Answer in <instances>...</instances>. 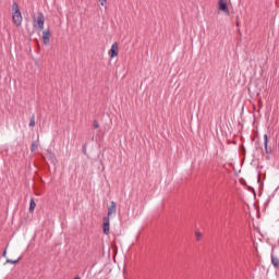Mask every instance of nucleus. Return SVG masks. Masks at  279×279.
<instances>
[{
    "mask_svg": "<svg viewBox=\"0 0 279 279\" xmlns=\"http://www.w3.org/2000/svg\"><path fill=\"white\" fill-rule=\"evenodd\" d=\"M102 8H106L107 0H99Z\"/></svg>",
    "mask_w": 279,
    "mask_h": 279,
    "instance_id": "15",
    "label": "nucleus"
},
{
    "mask_svg": "<svg viewBox=\"0 0 279 279\" xmlns=\"http://www.w3.org/2000/svg\"><path fill=\"white\" fill-rule=\"evenodd\" d=\"M33 26L38 27V29H45V15L43 13H38L37 16L34 17Z\"/></svg>",
    "mask_w": 279,
    "mask_h": 279,
    "instance_id": "2",
    "label": "nucleus"
},
{
    "mask_svg": "<svg viewBox=\"0 0 279 279\" xmlns=\"http://www.w3.org/2000/svg\"><path fill=\"white\" fill-rule=\"evenodd\" d=\"M271 263H272L274 267L279 269V259H278V257H272Z\"/></svg>",
    "mask_w": 279,
    "mask_h": 279,
    "instance_id": "11",
    "label": "nucleus"
},
{
    "mask_svg": "<svg viewBox=\"0 0 279 279\" xmlns=\"http://www.w3.org/2000/svg\"><path fill=\"white\" fill-rule=\"evenodd\" d=\"M196 241H202V232L195 231Z\"/></svg>",
    "mask_w": 279,
    "mask_h": 279,
    "instance_id": "14",
    "label": "nucleus"
},
{
    "mask_svg": "<svg viewBox=\"0 0 279 279\" xmlns=\"http://www.w3.org/2000/svg\"><path fill=\"white\" fill-rule=\"evenodd\" d=\"M102 221V232L108 235L110 234V218H104Z\"/></svg>",
    "mask_w": 279,
    "mask_h": 279,
    "instance_id": "6",
    "label": "nucleus"
},
{
    "mask_svg": "<svg viewBox=\"0 0 279 279\" xmlns=\"http://www.w3.org/2000/svg\"><path fill=\"white\" fill-rule=\"evenodd\" d=\"M268 138H269V137L267 136V134H265V135H264V147H265L266 153L269 151V150L267 149Z\"/></svg>",
    "mask_w": 279,
    "mask_h": 279,
    "instance_id": "12",
    "label": "nucleus"
},
{
    "mask_svg": "<svg viewBox=\"0 0 279 279\" xmlns=\"http://www.w3.org/2000/svg\"><path fill=\"white\" fill-rule=\"evenodd\" d=\"M29 128H36V117L35 116L31 117Z\"/></svg>",
    "mask_w": 279,
    "mask_h": 279,
    "instance_id": "10",
    "label": "nucleus"
},
{
    "mask_svg": "<svg viewBox=\"0 0 279 279\" xmlns=\"http://www.w3.org/2000/svg\"><path fill=\"white\" fill-rule=\"evenodd\" d=\"M94 128H95V130H97L98 128H99V122H97V121H94Z\"/></svg>",
    "mask_w": 279,
    "mask_h": 279,
    "instance_id": "16",
    "label": "nucleus"
},
{
    "mask_svg": "<svg viewBox=\"0 0 279 279\" xmlns=\"http://www.w3.org/2000/svg\"><path fill=\"white\" fill-rule=\"evenodd\" d=\"M109 58L113 59L117 58V56H119V43H113L109 52Z\"/></svg>",
    "mask_w": 279,
    "mask_h": 279,
    "instance_id": "4",
    "label": "nucleus"
},
{
    "mask_svg": "<svg viewBox=\"0 0 279 279\" xmlns=\"http://www.w3.org/2000/svg\"><path fill=\"white\" fill-rule=\"evenodd\" d=\"M218 12H223L227 16H230V9L228 8V0H218Z\"/></svg>",
    "mask_w": 279,
    "mask_h": 279,
    "instance_id": "3",
    "label": "nucleus"
},
{
    "mask_svg": "<svg viewBox=\"0 0 279 279\" xmlns=\"http://www.w3.org/2000/svg\"><path fill=\"white\" fill-rule=\"evenodd\" d=\"M74 279H82V278H80V277H75Z\"/></svg>",
    "mask_w": 279,
    "mask_h": 279,
    "instance_id": "18",
    "label": "nucleus"
},
{
    "mask_svg": "<svg viewBox=\"0 0 279 279\" xmlns=\"http://www.w3.org/2000/svg\"><path fill=\"white\" fill-rule=\"evenodd\" d=\"M5 256H8V252L7 251L3 252V257L5 258Z\"/></svg>",
    "mask_w": 279,
    "mask_h": 279,
    "instance_id": "17",
    "label": "nucleus"
},
{
    "mask_svg": "<svg viewBox=\"0 0 279 279\" xmlns=\"http://www.w3.org/2000/svg\"><path fill=\"white\" fill-rule=\"evenodd\" d=\"M38 149V142H33L31 146V151H36Z\"/></svg>",
    "mask_w": 279,
    "mask_h": 279,
    "instance_id": "13",
    "label": "nucleus"
},
{
    "mask_svg": "<svg viewBox=\"0 0 279 279\" xmlns=\"http://www.w3.org/2000/svg\"><path fill=\"white\" fill-rule=\"evenodd\" d=\"M41 40L44 45L49 46V44L51 43V32H49V29L43 32Z\"/></svg>",
    "mask_w": 279,
    "mask_h": 279,
    "instance_id": "5",
    "label": "nucleus"
},
{
    "mask_svg": "<svg viewBox=\"0 0 279 279\" xmlns=\"http://www.w3.org/2000/svg\"><path fill=\"white\" fill-rule=\"evenodd\" d=\"M12 21L15 27H21V25H23V14L16 2L12 4Z\"/></svg>",
    "mask_w": 279,
    "mask_h": 279,
    "instance_id": "1",
    "label": "nucleus"
},
{
    "mask_svg": "<svg viewBox=\"0 0 279 279\" xmlns=\"http://www.w3.org/2000/svg\"><path fill=\"white\" fill-rule=\"evenodd\" d=\"M20 260H21V257H19L17 259H10V258H8L7 259V264L8 265H16V264L20 263Z\"/></svg>",
    "mask_w": 279,
    "mask_h": 279,
    "instance_id": "9",
    "label": "nucleus"
},
{
    "mask_svg": "<svg viewBox=\"0 0 279 279\" xmlns=\"http://www.w3.org/2000/svg\"><path fill=\"white\" fill-rule=\"evenodd\" d=\"M34 210H36V202L32 198L29 203V213H34Z\"/></svg>",
    "mask_w": 279,
    "mask_h": 279,
    "instance_id": "8",
    "label": "nucleus"
},
{
    "mask_svg": "<svg viewBox=\"0 0 279 279\" xmlns=\"http://www.w3.org/2000/svg\"><path fill=\"white\" fill-rule=\"evenodd\" d=\"M112 215H117V203L111 202L110 206L108 208V219H110V217H112Z\"/></svg>",
    "mask_w": 279,
    "mask_h": 279,
    "instance_id": "7",
    "label": "nucleus"
}]
</instances>
